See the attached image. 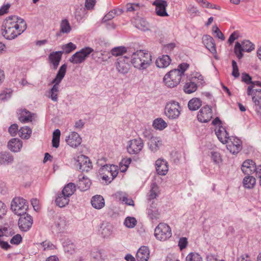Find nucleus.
<instances>
[{
    "label": "nucleus",
    "instance_id": "obj_1",
    "mask_svg": "<svg viewBox=\"0 0 261 261\" xmlns=\"http://www.w3.org/2000/svg\"><path fill=\"white\" fill-rule=\"evenodd\" d=\"M67 70V65L64 64L59 68L56 77L51 82L54 84L49 91L48 97L53 101H57L59 93L60 84L65 75Z\"/></svg>",
    "mask_w": 261,
    "mask_h": 261
},
{
    "label": "nucleus",
    "instance_id": "obj_2",
    "mask_svg": "<svg viewBox=\"0 0 261 261\" xmlns=\"http://www.w3.org/2000/svg\"><path fill=\"white\" fill-rule=\"evenodd\" d=\"M2 27L16 28L24 32L27 29V25L23 19L14 15L7 18Z\"/></svg>",
    "mask_w": 261,
    "mask_h": 261
},
{
    "label": "nucleus",
    "instance_id": "obj_3",
    "mask_svg": "<svg viewBox=\"0 0 261 261\" xmlns=\"http://www.w3.org/2000/svg\"><path fill=\"white\" fill-rule=\"evenodd\" d=\"M28 208V203L21 197H15L11 202V209L15 214L18 216L25 214Z\"/></svg>",
    "mask_w": 261,
    "mask_h": 261
},
{
    "label": "nucleus",
    "instance_id": "obj_4",
    "mask_svg": "<svg viewBox=\"0 0 261 261\" xmlns=\"http://www.w3.org/2000/svg\"><path fill=\"white\" fill-rule=\"evenodd\" d=\"M181 79L179 71L173 69L165 74L163 78V82L167 87L174 88L179 84Z\"/></svg>",
    "mask_w": 261,
    "mask_h": 261
},
{
    "label": "nucleus",
    "instance_id": "obj_5",
    "mask_svg": "<svg viewBox=\"0 0 261 261\" xmlns=\"http://www.w3.org/2000/svg\"><path fill=\"white\" fill-rule=\"evenodd\" d=\"M180 107L178 102L171 101L166 105L165 114L170 119H176L178 118L180 114Z\"/></svg>",
    "mask_w": 261,
    "mask_h": 261
},
{
    "label": "nucleus",
    "instance_id": "obj_6",
    "mask_svg": "<svg viewBox=\"0 0 261 261\" xmlns=\"http://www.w3.org/2000/svg\"><path fill=\"white\" fill-rule=\"evenodd\" d=\"M171 228L165 223H160L154 229V236L158 240L165 241L171 237Z\"/></svg>",
    "mask_w": 261,
    "mask_h": 261
},
{
    "label": "nucleus",
    "instance_id": "obj_7",
    "mask_svg": "<svg viewBox=\"0 0 261 261\" xmlns=\"http://www.w3.org/2000/svg\"><path fill=\"white\" fill-rule=\"evenodd\" d=\"M93 51V49L90 47H86L76 52L70 58L69 62L78 64L84 62L89 55Z\"/></svg>",
    "mask_w": 261,
    "mask_h": 261
},
{
    "label": "nucleus",
    "instance_id": "obj_8",
    "mask_svg": "<svg viewBox=\"0 0 261 261\" xmlns=\"http://www.w3.org/2000/svg\"><path fill=\"white\" fill-rule=\"evenodd\" d=\"M254 49V45L249 40H244L242 43L237 42L236 43L234 52L238 58L241 59L243 57V52H251Z\"/></svg>",
    "mask_w": 261,
    "mask_h": 261
},
{
    "label": "nucleus",
    "instance_id": "obj_9",
    "mask_svg": "<svg viewBox=\"0 0 261 261\" xmlns=\"http://www.w3.org/2000/svg\"><path fill=\"white\" fill-rule=\"evenodd\" d=\"M143 146V140L139 138L129 140L127 142L126 149L130 154H137L142 150Z\"/></svg>",
    "mask_w": 261,
    "mask_h": 261
},
{
    "label": "nucleus",
    "instance_id": "obj_10",
    "mask_svg": "<svg viewBox=\"0 0 261 261\" xmlns=\"http://www.w3.org/2000/svg\"><path fill=\"white\" fill-rule=\"evenodd\" d=\"M227 149L232 154H237L242 148V141L235 137H231L226 142Z\"/></svg>",
    "mask_w": 261,
    "mask_h": 261
},
{
    "label": "nucleus",
    "instance_id": "obj_11",
    "mask_svg": "<svg viewBox=\"0 0 261 261\" xmlns=\"http://www.w3.org/2000/svg\"><path fill=\"white\" fill-rule=\"evenodd\" d=\"M20 216L18 222L19 228L22 231H28L32 227L33 224L32 217L27 213L20 215Z\"/></svg>",
    "mask_w": 261,
    "mask_h": 261
},
{
    "label": "nucleus",
    "instance_id": "obj_12",
    "mask_svg": "<svg viewBox=\"0 0 261 261\" xmlns=\"http://www.w3.org/2000/svg\"><path fill=\"white\" fill-rule=\"evenodd\" d=\"M129 58L127 56L118 58L116 68L118 72L125 74L128 72L130 68Z\"/></svg>",
    "mask_w": 261,
    "mask_h": 261
},
{
    "label": "nucleus",
    "instance_id": "obj_13",
    "mask_svg": "<svg viewBox=\"0 0 261 261\" xmlns=\"http://www.w3.org/2000/svg\"><path fill=\"white\" fill-rule=\"evenodd\" d=\"M213 117L212 107L206 105L199 111L197 119L199 121L203 123L208 122Z\"/></svg>",
    "mask_w": 261,
    "mask_h": 261
},
{
    "label": "nucleus",
    "instance_id": "obj_14",
    "mask_svg": "<svg viewBox=\"0 0 261 261\" xmlns=\"http://www.w3.org/2000/svg\"><path fill=\"white\" fill-rule=\"evenodd\" d=\"M152 5L155 6V13L158 16L161 17L168 16L166 11L168 3L165 0H155L152 3Z\"/></svg>",
    "mask_w": 261,
    "mask_h": 261
},
{
    "label": "nucleus",
    "instance_id": "obj_15",
    "mask_svg": "<svg viewBox=\"0 0 261 261\" xmlns=\"http://www.w3.org/2000/svg\"><path fill=\"white\" fill-rule=\"evenodd\" d=\"M77 166L82 172H88L92 168V163L90 159L86 156L81 155L79 156L77 160Z\"/></svg>",
    "mask_w": 261,
    "mask_h": 261
},
{
    "label": "nucleus",
    "instance_id": "obj_16",
    "mask_svg": "<svg viewBox=\"0 0 261 261\" xmlns=\"http://www.w3.org/2000/svg\"><path fill=\"white\" fill-rule=\"evenodd\" d=\"M258 168L259 165L256 166L252 160H247L243 162L241 169L245 174L249 175L255 172L256 175Z\"/></svg>",
    "mask_w": 261,
    "mask_h": 261
},
{
    "label": "nucleus",
    "instance_id": "obj_17",
    "mask_svg": "<svg viewBox=\"0 0 261 261\" xmlns=\"http://www.w3.org/2000/svg\"><path fill=\"white\" fill-rule=\"evenodd\" d=\"M2 30L3 36L8 40L13 39L23 32L20 29L12 28L2 27Z\"/></svg>",
    "mask_w": 261,
    "mask_h": 261
},
{
    "label": "nucleus",
    "instance_id": "obj_18",
    "mask_svg": "<svg viewBox=\"0 0 261 261\" xmlns=\"http://www.w3.org/2000/svg\"><path fill=\"white\" fill-rule=\"evenodd\" d=\"M65 141L70 146L76 148L81 144L82 138L78 133L72 132L66 137Z\"/></svg>",
    "mask_w": 261,
    "mask_h": 261
},
{
    "label": "nucleus",
    "instance_id": "obj_19",
    "mask_svg": "<svg viewBox=\"0 0 261 261\" xmlns=\"http://www.w3.org/2000/svg\"><path fill=\"white\" fill-rule=\"evenodd\" d=\"M168 164L164 159H158L155 162V169L157 173L160 175H165L168 171Z\"/></svg>",
    "mask_w": 261,
    "mask_h": 261
},
{
    "label": "nucleus",
    "instance_id": "obj_20",
    "mask_svg": "<svg viewBox=\"0 0 261 261\" xmlns=\"http://www.w3.org/2000/svg\"><path fill=\"white\" fill-rule=\"evenodd\" d=\"M202 42L205 47L213 54L217 53L216 44L212 37L205 35L203 36Z\"/></svg>",
    "mask_w": 261,
    "mask_h": 261
},
{
    "label": "nucleus",
    "instance_id": "obj_21",
    "mask_svg": "<svg viewBox=\"0 0 261 261\" xmlns=\"http://www.w3.org/2000/svg\"><path fill=\"white\" fill-rule=\"evenodd\" d=\"M252 95L254 109L258 115H261V90L255 89Z\"/></svg>",
    "mask_w": 261,
    "mask_h": 261
},
{
    "label": "nucleus",
    "instance_id": "obj_22",
    "mask_svg": "<svg viewBox=\"0 0 261 261\" xmlns=\"http://www.w3.org/2000/svg\"><path fill=\"white\" fill-rule=\"evenodd\" d=\"M63 51H58L51 53L48 56V59L50 63L53 65L54 69H56L61 60Z\"/></svg>",
    "mask_w": 261,
    "mask_h": 261
},
{
    "label": "nucleus",
    "instance_id": "obj_23",
    "mask_svg": "<svg viewBox=\"0 0 261 261\" xmlns=\"http://www.w3.org/2000/svg\"><path fill=\"white\" fill-rule=\"evenodd\" d=\"M149 257V250L146 246H142L138 250L136 258L138 261H147Z\"/></svg>",
    "mask_w": 261,
    "mask_h": 261
},
{
    "label": "nucleus",
    "instance_id": "obj_24",
    "mask_svg": "<svg viewBox=\"0 0 261 261\" xmlns=\"http://www.w3.org/2000/svg\"><path fill=\"white\" fill-rule=\"evenodd\" d=\"M215 134L219 140L223 144L226 143L227 140L231 138L228 136L225 128L223 126H220L218 129H215Z\"/></svg>",
    "mask_w": 261,
    "mask_h": 261
},
{
    "label": "nucleus",
    "instance_id": "obj_25",
    "mask_svg": "<svg viewBox=\"0 0 261 261\" xmlns=\"http://www.w3.org/2000/svg\"><path fill=\"white\" fill-rule=\"evenodd\" d=\"M107 171L112 176L111 179L113 180L117 175L118 173V167L114 165H106L102 167L100 169V172L102 174H105V172Z\"/></svg>",
    "mask_w": 261,
    "mask_h": 261
},
{
    "label": "nucleus",
    "instance_id": "obj_26",
    "mask_svg": "<svg viewBox=\"0 0 261 261\" xmlns=\"http://www.w3.org/2000/svg\"><path fill=\"white\" fill-rule=\"evenodd\" d=\"M8 147L13 152H18L22 147V142L18 138L12 139L8 143Z\"/></svg>",
    "mask_w": 261,
    "mask_h": 261
},
{
    "label": "nucleus",
    "instance_id": "obj_27",
    "mask_svg": "<svg viewBox=\"0 0 261 261\" xmlns=\"http://www.w3.org/2000/svg\"><path fill=\"white\" fill-rule=\"evenodd\" d=\"M91 203L93 207L96 209H101L105 206V200L101 195H95L92 197Z\"/></svg>",
    "mask_w": 261,
    "mask_h": 261
},
{
    "label": "nucleus",
    "instance_id": "obj_28",
    "mask_svg": "<svg viewBox=\"0 0 261 261\" xmlns=\"http://www.w3.org/2000/svg\"><path fill=\"white\" fill-rule=\"evenodd\" d=\"M171 59L170 57L167 55H163L158 58L155 62L157 67L159 68H166L171 63Z\"/></svg>",
    "mask_w": 261,
    "mask_h": 261
},
{
    "label": "nucleus",
    "instance_id": "obj_29",
    "mask_svg": "<svg viewBox=\"0 0 261 261\" xmlns=\"http://www.w3.org/2000/svg\"><path fill=\"white\" fill-rule=\"evenodd\" d=\"M131 62L134 66L139 69H145L144 62H142L140 57L138 56V51L132 55Z\"/></svg>",
    "mask_w": 261,
    "mask_h": 261
},
{
    "label": "nucleus",
    "instance_id": "obj_30",
    "mask_svg": "<svg viewBox=\"0 0 261 261\" xmlns=\"http://www.w3.org/2000/svg\"><path fill=\"white\" fill-rule=\"evenodd\" d=\"M162 144L161 139L156 137H151L148 143L149 149L153 152H155L159 149Z\"/></svg>",
    "mask_w": 261,
    "mask_h": 261
},
{
    "label": "nucleus",
    "instance_id": "obj_31",
    "mask_svg": "<svg viewBox=\"0 0 261 261\" xmlns=\"http://www.w3.org/2000/svg\"><path fill=\"white\" fill-rule=\"evenodd\" d=\"M91 182L90 180L83 176L82 177L79 176V180L77 184L78 188L82 191L87 190L90 187Z\"/></svg>",
    "mask_w": 261,
    "mask_h": 261
},
{
    "label": "nucleus",
    "instance_id": "obj_32",
    "mask_svg": "<svg viewBox=\"0 0 261 261\" xmlns=\"http://www.w3.org/2000/svg\"><path fill=\"white\" fill-rule=\"evenodd\" d=\"M138 56L142 60V62H144V66L146 69L151 63V56L148 52H144L142 50H138Z\"/></svg>",
    "mask_w": 261,
    "mask_h": 261
},
{
    "label": "nucleus",
    "instance_id": "obj_33",
    "mask_svg": "<svg viewBox=\"0 0 261 261\" xmlns=\"http://www.w3.org/2000/svg\"><path fill=\"white\" fill-rule=\"evenodd\" d=\"M14 161L13 156L8 152L2 151L0 152V164L8 165Z\"/></svg>",
    "mask_w": 261,
    "mask_h": 261
},
{
    "label": "nucleus",
    "instance_id": "obj_34",
    "mask_svg": "<svg viewBox=\"0 0 261 261\" xmlns=\"http://www.w3.org/2000/svg\"><path fill=\"white\" fill-rule=\"evenodd\" d=\"M33 115V114L26 109L21 110L18 119L23 123L30 122L32 120Z\"/></svg>",
    "mask_w": 261,
    "mask_h": 261
},
{
    "label": "nucleus",
    "instance_id": "obj_35",
    "mask_svg": "<svg viewBox=\"0 0 261 261\" xmlns=\"http://www.w3.org/2000/svg\"><path fill=\"white\" fill-rule=\"evenodd\" d=\"M123 12V10L119 8L111 10L103 17L102 21L106 22L113 19L115 16L121 15Z\"/></svg>",
    "mask_w": 261,
    "mask_h": 261
},
{
    "label": "nucleus",
    "instance_id": "obj_36",
    "mask_svg": "<svg viewBox=\"0 0 261 261\" xmlns=\"http://www.w3.org/2000/svg\"><path fill=\"white\" fill-rule=\"evenodd\" d=\"M69 202V197H66L64 195H62V192L58 195V197L56 198L55 202L58 206L60 207H63L68 204Z\"/></svg>",
    "mask_w": 261,
    "mask_h": 261
},
{
    "label": "nucleus",
    "instance_id": "obj_37",
    "mask_svg": "<svg viewBox=\"0 0 261 261\" xmlns=\"http://www.w3.org/2000/svg\"><path fill=\"white\" fill-rule=\"evenodd\" d=\"M159 187L156 182H153L151 185V189L147 195V199L151 201L156 198L159 193Z\"/></svg>",
    "mask_w": 261,
    "mask_h": 261
},
{
    "label": "nucleus",
    "instance_id": "obj_38",
    "mask_svg": "<svg viewBox=\"0 0 261 261\" xmlns=\"http://www.w3.org/2000/svg\"><path fill=\"white\" fill-rule=\"evenodd\" d=\"M75 191V185L72 182H70L65 186L62 191V195H65L66 197H70Z\"/></svg>",
    "mask_w": 261,
    "mask_h": 261
},
{
    "label": "nucleus",
    "instance_id": "obj_39",
    "mask_svg": "<svg viewBox=\"0 0 261 261\" xmlns=\"http://www.w3.org/2000/svg\"><path fill=\"white\" fill-rule=\"evenodd\" d=\"M147 213L149 218L151 220L156 219L160 215L158 209L153 202L147 209Z\"/></svg>",
    "mask_w": 261,
    "mask_h": 261
},
{
    "label": "nucleus",
    "instance_id": "obj_40",
    "mask_svg": "<svg viewBox=\"0 0 261 261\" xmlns=\"http://www.w3.org/2000/svg\"><path fill=\"white\" fill-rule=\"evenodd\" d=\"M201 105V101L198 98H193L191 99L188 104L189 109L191 111H196L198 110Z\"/></svg>",
    "mask_w": 261,
    "mask_h": 261
},
{
    "label": "nucleus",
    "instance_id": "obj_41",
    "mask_svg": "<svg viewBox=\"0 0 261 261\" xmlns=\"http://www.w3.org/2000/svg\"><path fill=\"white\" fill-rule=\"evenodd\" d=\"M197 89V84L193 82H189L185 83L183 87L184 91L187 94L192 93L196 91Z\"/></svg>",
    "mask_w": 261,
    "mask_h": 261
},
{
    "label": "nucleus",
    "instance_id": "obj_42",
    "mask_svg": "<svg viewBox=\"0 0 261 261\" xmlns=\"http://www.w3.org/2000/svg\"><path fill=\"white\" fill-rule=\"evenodd\" d=\"M256 183L255 178L252 176H246L243 179V184L245 188L251 189L254 187Z\"/></svg>",
    "mask_w": 261,
    "mask_h": 261
},
{
    "label": "nucleus",
    "instance_id": "obj_43",
    "mask_svg": "<svg viewBox=\"0 0 261 261\" xmlns=\"http://www.w3.org/2000/svg\"><path fill=\"white\" fill-rule=\"evenodd\" d=\"M19 136L22 139H29L32 134L31 129L28 126L22 127L18 131Z\"/></svg>",
    "mask_w": 261,
    "mask_h": 261
},
{
    "label": "nucleus",
    "instance_id": "obj_44",
    "mask_svg": "<svg viewBox=\"0 0 261 261\" xmlns=\"http://www.w3.org/2000/svg\"><path fill=\"white\" fill-rule=\"evenodd\" d=\"M153 126L156 129L163 130L167 126V124L162 118H159L153 121Z\"/></svg>",
    "mask_w": 261,
    "mask_h": 261
},
{
    "label": "nucleus",
    "instance_id": "obj_45",
    "mask_svg": "<svg viewBox=\"0 0 261 261\" xmlns=\"http://www.w3.org/2000/svg\"><path fill=\"white\" fill-rule=\"evenodd\" d=\"M71 28L68 20L66 19L61 21L60 24V31L63 33H69Z\"/></svg>",
    "mask_w": 261,
    "mask_h": 261
},
{
    "label": "nucleus",
    "instance_id": "obj_46",
    "mask_svg": "<svg viewBox=\"0 0 261 261\" xmlns=\"http://www.w3.org/2000/svg\"><path fill=\"white\" fill-rule=\"evenodd\" d=\"M116 195L119 196V200L124 202L126 204L131 206L135 205L133 200L132 198H128L125 194H123L122 192H117Z\"/></svg>",
    "mask_w": 261,
    "mask_h": 261
},
{
    "label": "nucleus",
    "instance_id": "obj_47",
    "mask_svg": "<svg viewBox=\"0 0 261 261\" xmlns=\"http://www.w3.org/2000/svg\"><path fill=\"white\" fill-rule=\"evenodd\" d=\"M55 226L59 232H61L66 226V221L64 217H60L55 223Z\"/></svg>",
    "mask_w": 261,
    "mask_h": 261
},
{
    "label": "nucleus",
    "instance_id": "obj_48",
    "mask_svg": "<svg viewBox=\"0 0 261 261\" xmlns=\"http://www.w3.org/2000/svg\"><path fill=\"white\" fill-rule=\"evenodd\" d=\"M126 48L124 46H118L112 48L111 53L113 56H119L126 53Z\"/></svg>",
    "mask_w": 261,
    "mask_h": 261
},
{
    "label": "nucleus",
    "instance_id": "obj_49",
    "mask_svg": "<svg viewBox=\"0 0 261 261\" xmlns=\"http://www.w3.org/2000/svg\"><path fill=\"white\" fill-rule=\"evenodd\" d=\"M112 231L113 228L110 225H107L101 227V234L104 238L111 236Z\"/></svg>",
    "mask_w": 261,
    "mask_h": 261
},
{
    "label": "nucleus",
    "instance_id": "obj_50",
    "mask_svg": "<svg viewBox=\"0 0 261 261\" xmlns=\"http://www.w3.org/2000/svg\"><path fill=\"white\" fill-rule=\"evenodd\" d=\"M211 157L213 162L219 166L222 162V157L219 152L212 151L211 152Z\"/></svg>",
    "mask_w": 261,
    "mask_h": 261
},
{
    "label": "nucleus",
    "instance_id": "obj_51",
    "mask_svg": "<svg viewBox=\"0 0 261 261\" xmlns=\"http://www.w3.org/2000/svg\"><path fill=\"white\" fill-rule=\"evenodd\" d=\"M136 27L141 31H146L148 30V22L143 18L139 19L136 22Z\"/></svg>",
    "mask_w": 261,
    "mask_h": 261
},
{
    "label": "nucleus",
    "instance_id": "obj_52",
    "mask_svg": "<svg viewBox=\"0 0 261 261\" xmlns=\"http://www.w3.org/2000/svg\"><path fill=\"white\" fill-rule=\"evenodd\" d=\"M136 224L137 220L134 217H127L124 222V224L128 228H134Z\"/></svg>",
    "mask_w": 261,
    "mask_h": 261
},
{
    "label": "nucleus",
    "instance_id": "obj_53",
    "mask_svg": "<svg viewBox=\"0 0 261 261\" xmlns=\"http://www.w3.org/2000/svg\"><path fill=\"white\" fill-rule=\"evenodd\" d=\"M186 261H202V259L198 253L191 252L186 257Z\"/></svg>",
    "mask_w": 261,
    "mask_h": 261
},
{
    "label": "nucleus",
    "instance_id": "obj_54",
    "mask_svg": "<svg viewBox=\"0 0 261 261\" xmlns=\"http://www.w3.org/2000/svg\"><path fill=\"white\" fill-rule=\"evenodd\" d=\"M76 45L72 42H69L66 44H65L62 46V49L63 53L65 54H69L73 50L76 49Z\"/></svg>",
    "mask_w": 261,
    "mask_h": 261
},
{
    "label": "nucleus",
    "instance_id": "obj_55",
    "mask_svg": "<svg viewBox=\"0 0 261 261\" xmlns=\"http://www.w3.org/2000/svg\"><path fill=\"white\" fill-rule=\"evenodd\" d=\"M187 11L192 17H195L200 15V12L197 7L192 5L188 7Z\"/></svg>",
    "mask_w": 261,
    "mask_h": 261
},
{
    "label": "nucleus",
    "instance_id": "obj_56",
    "mask_svg": "<svg viewBox=\"0 0 261 261\" xmlns=\"http://www.w3.org/2000/svg\"><path fill=\"white\" fill-rule=\"evenodd\" d=\"M255 86L261 87V82L259 81H252L251 85L249 86L247 88L248 95H252L253 92L255 91V89H253Z\"/></svg>",
    "mask_w": 261,
    "mask_h": 261
},
{
    "label": "nucleus",
    "instance_id": "obj_57",
    "mask_svg": "<svg viewBox=\"0 0 261 261\" xmlns=\"http://www.w3.org/2000/svg\"><path fill=\"white\" fill-rule=\"evenodd\" d=\"M40 245L43 248V250H54L56 249V246L54 245L51 242L48 241H45L42 242Z\"/></svg>",
    "mask_w": 261,
    "mask_h": 261
},
{
    "label": "nucleus",
    "instance_id": "obj_58",
    "mask_svg": "<svg viewBox=\"0 0 261 261\" xmlns=\"http://www.w3.org/2000/svg\"><path fill=\"white\" fill-rule=\"evenodd\" d=\"M232 75L234 76L235 78L239 77L240 76V72L239 71V68L237 65V62L234 60L232 61Z\"/></svg>",
    "mask_w": 261,
    "mask_h": 261
},
{
    "label": "nucleus",
    "instance_id": "obj_59",
    "mask_svg": "<svg viewBox=\"0 0 261 261\" xmlns=\"http://www.w3.org/2000/svg\"><path fill=\"white\" fill-rule=\"evenodd\" d=\"M212 31L215 34H216V37L221 39V40H224L225 37L224 35L216 25L213 27Z\"/></svg>",
    "mask_w": 261,
    "mask_h": 261
},
{
    "label": "nucleus",
    "instance_id": "obj_60",
    "mask_svg": "<svg viewBox=\"0 0 261 261\" xmlns=\"http://www.w3.org/2000/svg\"><path fill=\"white\" fill-rule=\"evenodd\" d=\"M189 65L187 63H183L178 65L177 69H174L179 71L180 76L182 77L184 75V72L188 68Z\"/></svg>",
    "mask_w": 261,
    "mask_h": 261
},
{
    "label": "nucleus",
    "instance_id": "obj_61",
    "mask_svg": "<svg viewBox=\"0 0 261 261\" xmlns=\"http://www.w3.org/2000/svg\"><path fill=\"white\" fill-rule=\"evenodd\" d=\"M96 0H85V7L86 9L91 10L93 9L96 4Z\"/></svg>",
    "mask_w": 261,
    "mask_h": 261
},
{
    "label": "nucleus",
    "instance_id": "obj_62",
    "mask_svg": "<svg viewBox=\"0 0 261 261\" xmlns=\"http://www.w3.org/2000/svg\"><path fill=\"white\" fill-rule=\"evenodd\" d=\"M188 245V240L185 237H182L180 238L178 241V245L180 249L182 250V249L186 248Z\"/></svg>",
    "mask_w": 261,
    "mask_h": 261
},
{
    "label": "nucleus",
    "instance_id": "obj_63",
    "mask_svg": "<svg viewBox=\"0 0 261 261\" xmlns=\"http://www.w3.org/2000/svg\"><path fill=\"white\" fill-rule=\"evenodd\" d=\"M18 125L17 124H12L8 129V132L12 136H15L18 132Z\"/></svg>",
    "mask_w": 261,
    "mask_h": 261
},
{
    "label": "nucleus",
    "instance_id": "obj_64",
    "mask_svg": "<svg viewBox=\"0 0 261 261\" xmlns=\"http://www.w3.org/2000/svg\"><path fill=\"white\" fill-rule=\"evenodd\" d=\"M242 81L247 84L251 85L252 82V77L248 73H243L242 74Z\"/></svg>",
    "mask_w": 261,
    "mask_h": 261
}]
</instances>
